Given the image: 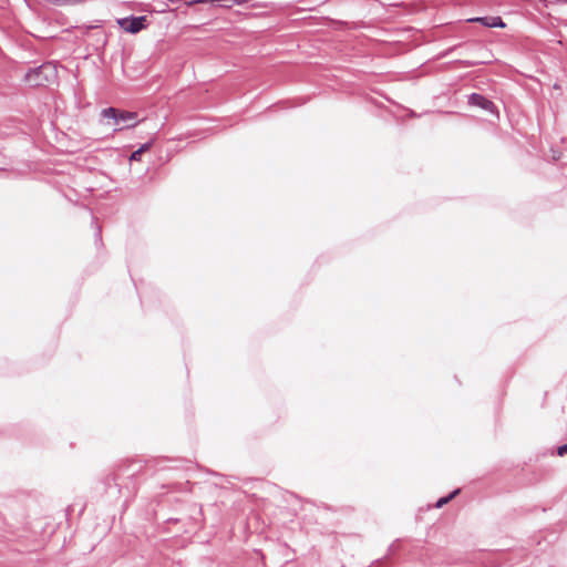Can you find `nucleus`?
I'll return each mask as SVG.
<instances>
[{
    "mask_svg": "<svg viewBox=\"0 0 567 567\" xmlns=\"http://www.w3.org/2000/svg\"><path fill=\"white\" fill-rule=\"evenodd\" d=\"M101 117L107 120L105 125L111 126L115 132L134 127L140 122L137 113L120 111L115 107L103 109L101 111Z\"/></svg>",
    "mask_w": 567,
    "mask_h": 567,
    "instance_id": "f257e3e1",
    "label": "nucleus"
},
{
    "mask_svg": "<svg viewBox=\"0 0 567 567\" xmlns=\"http://www.w3.org/2000/svg\"><path fill=\"white\" fill-rule=\"evenodd\" d=\"M55 75V69L51 64H44L39 68L30 70L24 80L29 85L40 86L44 85Z\"/></svg>",
    "mask_w": 567,
    "mask_h": 567,
    "instance_id": "f03ea898",
    "label": "nucleus"
},
{
    "mask_svg": "<svg viewBox=\"0 0 567 567\" xmlns=\"http://www.w3.org/2000/svg\"><path fill=\"white\" fill-rule=\"evenodd\" d=\"M145 21H146L145 17H136V18H131V19L125 18V19L118 20V24L121 25V28L123 30H125L128 33H137L138 31L144 29Z\"/></svg>",
    "mask_w": 567,
    "mask_h": 567,
    "instance_id": "7ed1b4c3",
    "label": "nucleus"
},
{
    "mask_svg": "<svg viewBox=\"0 0 567 567\" xmlns=\"http://www.w3.org/2000/svg\"><path fill=\"white\" fill-rule=\"evenodd\" d=\"M471 105L480 106L491 113H496L494 104L480 94H472L468 99Z\"/></svg>",
    "mask_w": 567,
    "mask_h": 567,
    "instance_id": "20e7f679",
    "label": "nucleus"
},
{
    "mask_svg": "<svg viewBox=\"0 0 567 567\" xmlns=\"http://www.w3.org/2000/svg\"><path fill=\"white\" fill-rule=\"evenodd\" d=\"M467 21L468 22H478V23H482V24H484L486 27H491V28L505 27L504 22L502 21V19L499 17L472 18V19H468Z\"/></svg>",
    "mask_w": 567,
    "mask_h": 567,
    "instance_id": "39448f33",
    "label": "nucleus"
},
{
    "mask_svg": "<svg viewBox=\"0 0 567 567\" xmlns=\"http://www.w3.org/2000/svg\"><path fill=\"white\" fill-rule=\"evenodd\" d=\"M458 493V489L452 492L449 496L446 497H442L440 498L437 502H436V507L437 508H441L442 506H444L445 504H447L456 494Z\"/></svg>",
    "mask_w": 567,
    "mask_h": 567,
    "instance_id": "423d86ee",
    "label": "nucleus"
},
{
    "mask_svg": "<svg viewBox=\"0 0 567 567\" xmlns=\"http://www.w3.org/2000/svg\"><path fill=\"white\" fill-rule=\"evenodd\" d=\"M141 156H142L141 151L136 150L135 152L132 153L130 159L131 161H140Z\"/></svg>",
    "mask_w": 567,
    "mask_h": 567,
    "instance_id": "0eeeda50",
    "label": "nucleus"
},
{
    "mask_svg": "<svg viewBox=\"0 0 567 567\" xmlns=\"http://www.w3.org/2000/svg\"><path fill=\"white\" fill-rule=\"evenodd\" d=\"M151 147H152V142H148V143L141 145L140 148H137V150L141 151V153L143 154L146 151H148Z\"/></svg>",
    "mask_w": 567,
    "mask_h": 567,
    "instance_id": "6e6552de",
    "label": "nucleus"
},
{
    "mask_svg": "<svg viewBox=\"0 0 567 567\" xmlns=\"http://www.w3.org/2000/svg\"><path fill=\"white\" fill-rule=\"evenodd\" d=\"M557 454L559 456H564L565 454H567V444L559 446L557 450Z\"/></svg>",
    "mask_w": 567,
    "mask_h": 567,
    "instance_id": "1a4fd4ad",
    "label": "nucleus"
}]
</instances>
